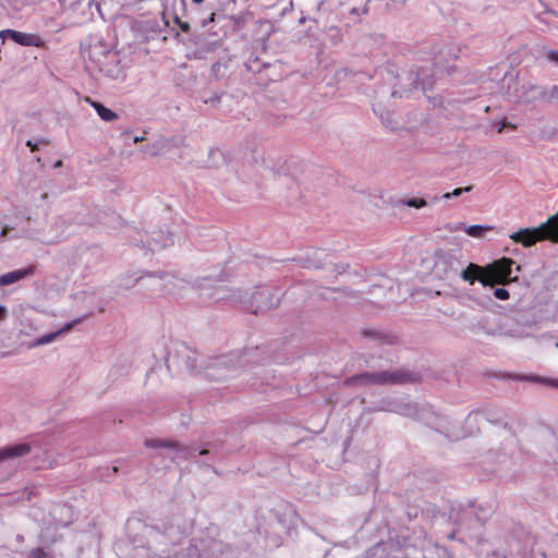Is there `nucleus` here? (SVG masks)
Instances as JSON below:
<instances>
[{
    "instance_id": "1",
    "label": "nucleus",
    "mask_w": 558,
    "mask_h": 558,
    "mask_svg": "<svg viewBox=\"0 0 558 558\" xmlns=\"http://www.w3.org/2000/svg\"><path fill=\"white\" fill-rule=\"evenodd\" d=\"M135 282H140L143 288L166 290L169 293H175V288L182 283L181 280L169 274L162 276L144 274L136 277L133 282H124L123 286L131 288Z\"/></svg>"
},
{
    "instance_id": "2",
    "label": "nucleus",
    "mask_w": 558,
    "mask_h": 558,
    "mask_svg": "<svg viewBox=\"0 0 558 558\" xmlns=\"http://www.w3.org/2000/svg\"><path fill=\"white\" fill-rule=\"evenodd\" d=\"M0 38L2 39V41L11 39L12 41L24 47L43 48L45 46L44 38L38 34L24 33L9 28L0 31Z\"/></svg>"
},
{
    "instance_id": "3",
    "label": "nucleus",
    "mask_w": 558,
    "mask_h": 558,
    "mask_svg": "<svg viewBox=\"0 0 558 558\" xmlns=\"http://www.w3.org/2000/svg\"><path fill=\"white\" fill-rule=\"evenodd\" d=\"M513 264L514 262L509 258H502L498 262H495L487 272L488 277L490 278L492 286L495 283H505L507 280H509Z\"/></svg>"
},
{
    "instance_id": "4",
    "label": "nucleus",
    "mask_w": 558,
    "mask_h": 558,
    "mask_svg": "<svg viewBox=\"0 0 558 558\" xmlns=\"http://www.w3.org/2000/svg\"><path fill=\"white\" fill-rule=\"evenodd\" d=\"M145 446L148 448H166L169 451L168 458H170L172 461H179L186 458L189 454V450L186 448H183L175 442L163 441L159 439H147L145 441Z\"/></svg>"
},
{
    "instance_id": "5",
    "label": "nucleus",
    "mask_w": 558,
    "mask_h": 558,
    "mask_svg": "<svg viewBox=\"0 0 558 558\" xmlns=\"http://www.w3.org/2000/svg\"><path fill=\"white\" fill-rule=\"evenodd\" d=\"M399 378L396 374L387 372L375 373V374H363L356 377H352L348 380L349 384H375V383H396Z\"/></svg>"
},
{
    "instance_id": "6",
    "label": "nucleus",
    "mask_w": 558,
    "mask_h": 558,
    "mask_svg": "<svg viewBox=\"0 0 558 558\" xmlns=\"http://www.w3.org/2000/svg\"><path fill=\"white\" fill-rule=\"evenodd\" d=\"M461 277L470 284L478 280L483 286H492L488 274H484L482 267L472 263L462 271Z\"/></svg>"
},
{
    "instance_id": "7",
    "label": "nucleus",
    "mask_w": 558,
    "mask_h": 558,
    "mask_svg": "<svg viewBox=\"0 0 558 558\" xmlns=\"http://www.w3.org/2000/svg\"><path fill=\"white\" fill-rule=\"evenodd\" d=\"M80 322H82L81 318L74 319V320L65 324L59 330H57L54 332H50V333L44 335V336L37 338L34 342L28 344V348L33 349V348H36V347H39V345H45V344H49V343L53 342L54 340L58 339V337H60L61 335L70 331Z\"/></svg>"
},
{
    "instance_id": "8",
    "label": "nucleus",
    "mask_w": 558,
    "mask_h": 558,
    "mask_svg": "<svg viewBox=\"0 0 558 558\" xmlns=\"http://www.w3.org/2000/svg\"><path fill=\"white\" fill-rule=\"evenodd\" d=\"M446 555L445 548L432 544L430 541H424L422 553H407V558H444Z\"/></svg>"
},
{
    "instance_id": "9",
    "label": "nucleus",
    "mask_w": 558,
    "mask_h": 558,
    "mask_svg": "<svg viewBox=\"0 0 558 558\" xmlns=\"http://www.w3.org/2000/svg\"><path fill=\"white\" fill-rule=\"evenodd\" d=\"M65 220L63 218H58L52 225V229L48 234L37 235L36 239L47 244L56 243L60 241L65 234V231L63 230Z\"/></svg>"
},
{
    "instance_id": "10",
    "label": "nucleus",
    "mask_w": 558,
    "mask_h": 558,
    "mask_svg": "<svg viewBox=\"0 0 558 558\" xmlns=\"http://www.w3.org/2000/svg\"><path fill=\"white\" fill-rule=\"evenodd\" d=\"M31 452L28 444H19L0 448V462L23 457Z\"/></svg>"
},
{
    "instance_id": "11",
    "label": "nucleus",
    "mask_w": 558,
    "mask_h": 558,
    "mask_svg": "<svg viewBox=\"0 0 558 558\" xmlns=\"http://www.w3.org/2000/svg\"><path fill=\"white\" fill-rule=\"evenodd\" d=\"M33 266L16 269L0 276V287L10 286L34 274Z\"/></svg>"
},
{
    "instance_id": "12",
    "label": "nucleus",
    "mask_w": 558,
    "mask_h": 558,
    "mask_svg": "<svg viewBox=\"0 0 558 558\" xmlns=\"http://www.w3.org/2000/svg\"><path fill=\"white\" fill-rule=\"evenodd\" d=\"M173 244V239L171 235H165L162 232L154 234L150 239L147 240V246L150 251H156L162 247H167Z\"/></svg>"
},
{
    "instance_id": "13",
    "label": "nucleus",
    "mask_w": 558,
    "mask_h": 558,
    "mask_svg": "<svg viewBox=\"0 0 558 558\" xmlns=\"http://www.w3.org/2000/svg\"><path fill=\"white\" fill-rule=\"evenodd\" d=\"M86 101L96 110L101 120L111 122L118 119V114L102 104L92 100L90 98H86Z\"/></svg>"
},
{
    "instance_id": "14",
    "label": "nucleus",
    "mask_w": 558,
    "mask_h": 558,
    "mask_svg": "<svg viewBox=\"0 0 558 558\" xmlns=\"http://www.w3.org/2000/svg\"><path fill=\"white\" fill-rule=\"evenodd\" d=\"M492 227L488 226H480V225H472L466 226L463 222H459L452 230H463L468 235L473 238H481L486 230H490Z\"/></svg>"
},
{
    "instance_id": "15",
    "label": "nucleus",
    "mask_w": 558,
    "mask_h": 558,
    "mask_svg": "<svg viewBox=\"0 0 558 558\" xmlns=\"http://www.w3.org/2000/svg\"><path fill=\"white\" fill-rule=\"evenodd\" d=\"M267 293L266 290H258L256 291L255 293L252 294V298L250 300L252 306H256L257 310H264V308H267L269 307L268 304L264 303L262 301V298Z\"/></svg>"
},
{
    "instance_id": "16",
    "label": "nucleus",
    "mask_w": 558,
    "mask_h": 558,
    "mask_svg": "<svg viewBox=\"0 0 558 558\" xmlns=\"http://www.w3.org/2000/svg\"><path fill=\"white\" fill-rule=\"evenodd\" d=\"M167 146V141L165 138L158 140L153 146H148L145 151L149 155H158L162 151V149Z\"/></svg>"
},
{
    "instance_id": "17",
    "label": "nucleus",
    "mask_w": 558,
    "mask_h": 558,
    "mask_svg": "<svg viewBox=\"0 0 558 558\" xmlns=\"http://www.w3.org/2000/svg\"><path fill=\"white\" fill-rule=\"evenodd\" d=\"M471 190H472V186L458 187V189H454L452 192L445 193L442 195V198L444 199H449L451 197H457V196H460L464 192H470Z\"/></svg>"
},
{
    "instance_id": "18",
    "label": "nucleus",
    "mask_w": 558,
    "mask_h": 558,
    "mask_svg": "<svg viewBox=\"0 0 558 558\" xmlns=\"http://www.w3.org/2000/svg\"><path fill=\"white\" fill-rule=\"evenodd\" d=\"M494 295L498 299V300H508L509 299V292L508 290H506L505 288H496L494 290Z\"/></svg>"
},
{
    "instance_id": "19",
    "label": "nucleus",
    "mask_w": 558,
    "mask_h": 558,
    "mask_svg": "<svg viewBox=\"0 0 558 558\" xmlns=\"http://www.w3.org/2000/svg\"><path fill=\"white\" fill-rule=\"evenodd\" d=\"M545 59L549 62H553L555 65L558 66V51L556 50H548L545 52Z\"/></svg>"
},
{
    "instance_id": "20",
    "label": "nucleus",
    "mask_w": 558,
    "mask_h": 558,
    "mask_svg": "<svg viewBox=\"0 0 558 558\" xmlns=\"http://www.w3.org/2000/svg\"><path fill=\"white\" fill-rule=\"evenodd\" d=\"M408 205L415 208H421L426 205L423 198H412L408 202Z\"/></svg>"
},
{
    "instance_id": "21",
    "label": "nucleus",
    "mask_w": 558,
    "mask_h": 558,
    "mask_svg": "<svg viewBox=\"0 0 558 558\" xmlns=\"http://www.w3.org/2000/svg\"><path fill=\"white\" fill-rule=\"evenodd\" d=\"M505 128H509V129H511V130H514L517 126H515L514 124L509 123V122H507V121H505V120H504V121H501V122L499 123L498 129H497V132H498V133H501V132L504 131V129H505Z\"/></svg>"
},
{
    "instance_id": "22",
    "label": "nucleus",
    "mask_w": 558,
    "mask_h": 558,
    "mask_svg": "<svg viewBox=\"0 0 558 558\" xmlns=\"http://www.w3.org/2000/svg\"><path fill=\"white\" fill-rule=\"evenodd\" d=\"M232 300L233 301H239V302H246L247 301V296H246V293L243 294L242 291H238L236 294H234L232 296Z\"/></svg>"
},
{
    "instance_id": "23",
    "label": "nucleus",
    "mask_w": 558,
    "mask_h": 558,
    "mask_svg": "<svg viewBox=\"0 0 558 558\" xmlns=\"http://www.w3.org/2000/svg\"><path fill=\"white\" fill-rule=\"evenodd\" d=\"M550 100L558 102V86H553L549 90Z\"/></svg>"
},
{
    "instance_id": "24",
    "label": "nucleus",
    "mask_w": 558,
    "mask_h": 558,
    "mask_svg": "<svg viewBox=\"0 0 558 558\" xmlns=\"http://www.w3.org/2000/svg\"><path fill=\"white\" fill-rule=\"evenodd\" d=\"M206 375H207V377L213 378V379H218V378H220V376H216V375L214 374V372H213V366H210V367H208V368H207Z\"/></svg>"
},
{
    "instance_id": "25",
    "label": "nucleus",
    "mask_w": 558,
    "mask_h": 558,
    "mask_svg": "<svg viewBox=\"0 0 558 558\" xmlns=\"http://www.w3.org/2000/svg\"><path fill=\"white\" fill-rule=\"evenodd\" d=\"M7 312H8L7 307L3 305H0V322L5 318Z\"/></svg>"
},
{
    "instance_id": "26",
    "label": "nucleus",
    "mask_w": 558,
    "mask_h": 558,
    "mask_svg": "<svg viewBox=\"0 0 558 558\" xmlns=\"http://www.w3.org/2000/svg\"><path fill=\"white\" fill-rule=\"evenodd\" d=\"M546 383L558 388V380L548 379V380H546Z\"/></svg>"
},
{
    "instance_id": "27",
    "label": "nucleus",
    "mask_w": 558,
    "mask_h": 558,
    "mask_svg": "<svg viewBox=\"0 0 558 558\" xmlns=\"http://www.w3.org/2000/svg\"><path fill=\"white\" fill-rule=\"evenodd\" d=\"M189 28H190V26H189V24H187V23H182V24H181V29H182L183 32H187V31H189Z\"/></svg>"
},
{
    "instance_id": "28",
    "label": "nucleus",
    "mask_w": 558,
    "mask_h": 558,
    "mask_svg": "<svg viewBox=\"0 0 558 558\" xmlns=\"http://www.w3.org/2000/svg\"><path fill=\"white\" fill-rule=\"evenodd\" d=\"M27 146H29L32 150H35L37 148V144H33L32 141H27Z\"/></svg>"
},
{
    "instance_id": "29",
    "label": "nucleus",
    "mask_w": 558,
    "mask_h": 558,
    "mask_svg": "<svg viewBox=\"0 0 558 558\" xmlns=\"http://www.w3.org/2000/svg\"><path fill=\"white\" fill-rule=\"evenodd\" d=\"M144 140L143 136H135L134 137V143H138V142H142Z\"/></svg>"
},
{
    "instance_id": "30",
    "label": "nucleus",
    "mask_w": 558,
    "mask_h": 558,
    "mask_svg": "<svg viewBox=\"0 0 558 558\" xmlns=\"http://www.w3.org/2000/svg\"><path fill=\"white\" fill-rule=\"evenodd\" d=\"M192 1H193L194 3L199 4V3H202L204 0H192Z\"/></svg>"
},
{
    "instance_id": "31",
    "label": "nucleus",
    "mask_w": 558,
    "mask_h": 558,
    "mask_svg": "<svg viewBox=\"0 0 558 558\" xmlns=\"http://www.w3.org/2000/svg\"><path fill=\"white\" fill-rule=\"evenodd\" d=\"M399 94V92L395 90L392 92V96H397Z\"/></svg>"
},
{
    "instance_id": "32",
    "label": "nucleus",
    "mask_w": 558,
    "mask_h": 558,
    "mask_svg": "<svg viewBox=\"0 0 558 558\" xmlns=\"http://www.w3.org/2000/svg\"><path fill=\"white\" fill-rule=\"evenodd\" d=\"M308 267H312V265H310ZM313 267H314V268H317V267H318V265L313 264Z\"/></svg>"
},
{
    "instance_id": "33",
    "label": "nucleus",
    "mask_w": 558,
    "mask_h": 558,
    "mask_svg": "<svg viewBox=\"0 0 558 558\" xmlns=\"http://www.w3.org/2000/svg\"><path fill=\"white\" fill-rule=\"evenodd\" d=\"M206 452H207L206 450H202V451L199 452V454H204V453H206Z\"/></svg>"
},
{
    "instance_id": "34",
    "label": "nucleus",
    "mask_w": 558,
    "mask_h": 558,
    "mask_svg": "<svg viewBox=\"0 0 558 558\" xmlns=\"http://www.w3.org/2000/svg\"><path fill=\"white\" fill-rule=\"evenodd\" d=\"M557 347H558V342H557Z\"/></svg>"
}]
</instances>
